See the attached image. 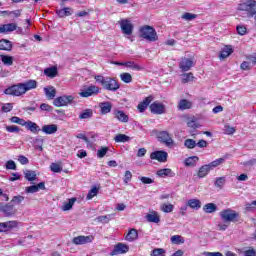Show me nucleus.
Masks as SVG:
<instances>
[{"label":"nucleus","mask_w":256,"mask_h":256,"mask_svg":"<svg viewBox=\"0 0 256 256\" xmlns=\"http://www.w3.org/2000/svg\"><path fill=\"white\" fill-rule=\"evenodd\" d=\"M139 237V233L135 229H131L126 235V241H135Z\"/></svg>","instance_id":"42"},{"label":"nucleus","mask_w":256,"mask_h":256,"mask_svg":"<svg viewBox=\"0 0 256 256\" xmlns=\"http://www.w3.org/2000/svg\"><path fill=\"white\" fill-rule=\"evenodd\" d=\"M10 111H13V103H6L2 106L3 113H9Z\"/></svg>","instance_id":"61"},{"label":"nucleus","mask_w":256,"mask_h":256,"mask_svg":"<svg viewBox=\"0 0 256 256\" xmlns=\"http://www.w3.org/2000/svg\"><path fill=\"white\" fill-rule=\"evenodd\" d=\"M43 138H37L34 140V147L35 149H38L39 151H43Z\"/></svg>","instance_id":"55"},{"label":"nucleus","mask_w":256,"mask_h":256,"mask_svg":"<svg viewBox=\"0 0 256 256\" xmlns=\"http://www.w3.org/2000/svg\"><path fill=\"white\" fill-rule=\"evenodd\" d=\"M146 219L147 221H149V223H159V221H161L159 214H157V212L155 211L150 214H147Z\"/></svg>","instance_id":"32"},{"label":"nucleus","mask_w":256,"mask_h":256,"mask_svg":"<svg viewBox=\"0 0 256 256\" xmlns=\"http://www.w3.org/2000/svg\"><path fill=\"white\" fill-rule=\"evenodd\" d=\"M24 175L27 181H35L37 179V173L33 170H25Z\"/></svg>","instance_id":"40"},{"label":"nucleus","mask_w":256,"mask_h":256,"mask_svg":"<svg viewBox=\"0 0 256 256\" xmlns=\"http://www.w3.org/2000/svg\"><path fill=\"white\" fill-rule=\"evenodd\" d=\"M25 200V197L21 196V195H17V196H14L12 198V200L10 201V203L12 205H21V203H23V201Z\"/></svg>","instance_id":"47"},{"label":"nucleus","mask_w":256,"mask_h":256,"mask_svg":"<svg viewBox=\"0 0 256 256\" xmlns=\"http://www.w3.org/2000/svg\"><path fill=\"white\" fill-rule=\"evenodd\" d=\"M56 13L60 18L71 17V15H73V10L70 7H66V8L57 10Z\"/></svg>","instance_id":"24"},{"label":"nucleus","mask_w":256,"mask_h":256,"mask_svg":"<svg viewBox=\"0 0 256 256\" xmlns=\"http://www.w3.org/2000/svg\"><path fill=\"white\" fill-rule=\"evenodd\" d=\"M226 183L225 177H218L216 178L214 182V186L217 187L218 189H221Z\"/></svg>","instance_id":"48"},{"label":"nucleus","mask_w":256,"mask_h":256,"mask_svg":"<svg viewBox=\"0 0 256 256\" xmlns=\"http://www.w3.org/2000/svg\"><path fill=\"white\" fill-rule=\"evenodd\" d=\"M193 79H195V77L191 72L182 74V83H189L190 81H193Z\"/></svg>","instance_id":"49"},{"label":"nucleus","mask_w":256,"mask_h":256,"mask_svg":"<svg viewBox=\"0 0 256 256\" xmlns=\"http://www.w3.org/2000/svg\"><path fill=\"white\" fill-rule=\"evenodd\" d=\"M100 109L102 115H107V113H111L113 105L111 104V102H102L100 103Z\"/></svg>","instance_id":"26"},{"label":"nucleus","mask_w":256,"mask_h":256,"mask_svg":"<svg viewBox=\"0 0 256 256\" xmlns=\"http://www.w3.org/2000/svg\"><path fill=\"white\" fill-rule=\"evenodd\" d=\"M167 157H169V154L165 151H155L150 154V159L159 161V163L167 162Z\"/></svg>","instance_id":"13"},{"label":"nucleus","mask_w":256,"mask_h":256,"mask_svg":"<svg viewBox=\"0 0 256 256\" xmlns=\"http://www.w3.org/2000/svg\"><path fill=\"white\" fill-rule=\"evenodd\" d=\"M97 193H99V188L93 187L87 194L86 199L91 200L93 197H96Z\"/></svg>","instance_id":"54"},{"label":"nucleus","mask_w":256,"mask_h":256,"mask_svg":"<svg viewBox=\"0 0 256 256\" xmlns=\"http://www.w3.org/2000/svg\"><path fill=\"white\" fill-rule=\"evenodd\" d=\"M57 73H58V70H57V67H55V66L46 68L44 70V74H46L47 77H51V79L57 77Z\"/></svg>","instance_id":"33"},{"label":"nucleus","mask_w":256,"mask_h":256,"mask_svg":"<svg viewBox=\"0 0 256 256\" xmlns=\"http://www.w3.org/2000/svg\"><path fill=\"white\" fill-rule=\"evenodd\" d=\"M95 240V236L88 235V236H78L74 237L72 243L74 245H87V243H93Z\"/></svg>","instance_id":"8"},{"label":"nucleus","mask_w":256,"mask_h":256,"mask_svg":"<svg viewBox=\"0 0 256 256\" xmlns=\"http://www.w3.org/2000/svg\"><path fill=\"white\" fill-rule=\"evenodd\" d=\"M242 7L245 8H241L242 10L245 9L246 11H251L252 9H255L256 7V1L255 0H247Z\"/></svg>","instance_id":"41"},{"label":"nucleus","mask_w":256,"mask_h":256,"mask_svg":"<svg viewBox=\"0 0 256 256\" xmlns=\"http://www.w3.org/2000/svg\"><path fill=\"white\" fill-rule=\"evenodd\" d=\"M211 171V169L209 168V165H203L199 168L197 176L199 177V179H203V177H207V175H209V172Z\"/></svg>","instance_id":"25"},{"label":"nucleus","mask_w":256,"mask_h":256,"mask_svg":"<svg viewBox=\"0 0 256 256\" xmlns=\"http://www.w3.org/2000/svg\"><path fill=\"white\" fill-rule=\"evenodd\" d=\"M165 253H167L165 249L155 248L154 250H152L151 256H165Z\"/></svg>","instance_id":"53"},{"label":"nucleus","mask_w":256,"mask_h":256,"mask_svg":"<svg viewBox=\"0 0 256 256\" xmlns=\"http://www.w3.org/2000/svg\"><path fill=\"white\" fill-rule=\"evenodd\" d=\"M150 111L154 113V115H163L165 113V105L161 102H153L150 105Z\"/></svg>","instance_id":"12"},{"label":"nucleus","mask_w":256,"mask_h":256,"mask_svg":"<svg viewBox=\"0 0 256 256\" xmlns=\"http://www.w3.org/2000/svg\"><path fill=\"white\" fill-rule=\"evenodd\" d=\"M194 62L191 58H182L179 62V68L183 72L191 71V67H193Z\"/></svg>","instance_id":"14"},{"label":"nucleus","mask_w":256,"mask_h":256,"mask_svg":"<svg viewBox=\"0 0 256 256\" xmlns=\"http://www.w3.org/2000/svg\"><path fill=\"white\" fill-rule=\"evenodd\" d=\"M170 241L173 245H183V243H185V238L181 235H174L170 238Z\"/></svg>","instance_id":"38"},{"label":"nucleus","mask_w":256,"mask_h":256,"mask_svg":"<svg viewBox=\"0 0 256 256\" xmlns=\"http://www.w3.org/2000/svg\"><path fill=\"white\" fill-rule=\"evenodd\" d=\"M58 127L56 124H48V125H44L42 126L41 131L43 133H45L46 135H53L55 133H57Z\"/></svg>","instance_id":"16"},{"label":"nucleus","mask_w":256,"mask_h":256,"mask_svg":"<svg viewBox=\"0 0 256 256\" xmlns=\"http://www.w3.org/2000/svg\"><path fill=\"white\" fill-rule=\"evenodd\" d=\"M16 29L17 24L15 23L4 24L0 26V33H11L13 31H16Z\"/></svg>","instance_id":"19"},{"label":"nucleus","mask_w":256,"mask_h":256,"mask_svg":"<svg viewBox=\"0 0 256 256\" xmlns=\"http://www.w3.org/2000/svg\"><path fill=\"white\" fill-rule=\"evenodd\" d=\"M186 205L190 207V209H195L196 211H198V209H201V200L190 199L187 201Z\"/></svg>","instance_id":"27"},{"label":"nucleus","mask_w":256,"mask_h":256,"mask_svg":"<svg viewBox=\"0 0 256 256\" xmlns=\"http://www.w3.org/2000/svg\"><path fill=\"white\" fill-rule=\"evenodd\" d=\"M151 101H153V96L146 97L142 102H140L137 106V109L140 113H145L147 110V107L151 104Z\"/></svg>","instance_id":"15"},{"label":"nucleus","mask_w":256,"mask_h":256,"mask_svg":"<svg viewBox=\"0 0 256 256\" xmlns=\"http://www.w3.org/2000/svg\"><path fill=\"white\" fill-rule=\"evenodd\" d=\"M178 110L186 111V109H191L193 107V103L187 99H182L178 102Z\"/></svg>","instance_id":"20"},{"label":"nucleus","mask_w":256,"mask_h":256,"mask_svg":"<svg viewBox=\"0 0 256 256\" xmlns=\"http://www.w3.org/2000/svg\"><path fill=\"white\" fill-rule=\"evenodd\" d=\"M223 163H225V158H218L207 165L210 168V171H213L215 167H219V165H223Z\"/></svg>","instance_id":"39"},{"label":"nucleus","mask_w":256,"mask_h":256,"mask_svg":"<svg viewBox=\"0 0 256 256\" xmlns=\"http://www.w3.org/2000/svg\"><path fill=\"white\" fill-rule=\"evenodd\" d=\"M37 89V82L35 80H27L24 83L12 85L4 90L5 95H12L13 97H21L27 91Z\"/></svg>","instance_id":"1"},{"label":"nucleus","mask_w":256,"mask_h":256,"mask_svg":"<svg viewBox=\"0 0 256 256\" xmlns=\"http://www.w3.org/2000/svg\"><path fill=\"white\" fill-rule=\"evenodd\" d=\"M0 213H4L5 217H13L17 213V210L15 205L9 202L5 205L0 204Z\"/></svg>","instance_id":"7"},{"label":"nucleus","mask_w":256,"mask_h":256,"mask_svg":"<svg viewBox=\"0 0 256 256\" xmlns=\"http://www.w3.org/2000/svg\"><path fill=\"white\" fill-rule=\"evenodd\" d=\"M140 37L145 39L146 41H150L151 43H155V41H159V36L157 35V31L153 26L145 25L140 28Z\"/></svg>","instance_id":"3"},{"label":"nucleus","mask_w":256,"mask_h":256,"mask_svg":"<svg viewBox=\"0 0 256 256\" xmlns=\"http://www.w3.org/2000/svg\"><path fill=\"white\" fill-rule=\"evenodd\" d=\"M50 170L53 172V173H61L63 171V167H61V164H58V163H52L50 165Z\"/></svg>","instance_id":"52"},{"label":"nucleus","mask_w":256,"mask_h":256,"mask_svg":"<svg viewBox=\"0 0 256 256\" xmlns=\"http://www.w3.org/2000/svg\"><path fill=\"white\" fill-rule=\"evenodd\" d=\"M4 225H6V231H9V229H14V227H17V225H19V222L8 221V222H4Z\"/></svg>","instance_id":"57"},{"label":"nucleus","mask_w":256,"mask_h":256,"mask_svg":"<svg viewBox=\"0 0 256 256\" xmlns=\"http://www.w3.org/2000/svg\"><path fill=\"white\" fill-rule=\"evenodd\" d=\"M101 93V88L95 85L85 87L80 93V97H93Z\"/></svg>","instance_id":"5"},{"label":"nucleus","mask_w":256,"mask_h":256,"mask_svg":"<svg viewBox=\"0 0 256 256\" xmlns=\"http://www.w3.org/2000/svg\"><path fill=\"white\" fill-rule=\"evenodd\" d=\"M231 53H233V48L231 46H226L220 52L219 59H227Z\"/></svg>","instance_id":"31"},{"label":"nucleus","mask_w":256,"mask_h":256,"mask_svg":"<svg viewBox=\"0 0 256 256\" xmlns=\"http://www.w3.org/2000/svg\"><path fill=\"white\" fill-rule=\"evenodd\" d=\"M158 141L160 143H165L167 147H171L173 145V138H171V135L167 131H161L158 133Z\"/></svg>","instance_id":"11"},{"label":"nucleus","mask_w":256,"mask_h":256,"mask_svg":"<svg viewBox=\"0 0 256 256\" xmlns=\"http://www.w3.org/2000/svg\"><path fill=\"white\" fill-rule=\"evenodd\" d=\"M11 123H16L17 125H21L22 127H25L27 125V121H25L23 118H19L17 116H13L10 118Z\"/></svg>","instance_id":"44"},{"label":"nucleus","mask_w":256,"mask_h":256,"mask_svg":"<svg viewBox=\"0 0 256 256\" xmlns=\"http://www.w3.org/2000/svg\"><path fill=\"white\" fill-rule=\"evenodd\" d=\"M204 213H215L217 211V205L215 203H207L203 206Z\"/></svg>","instance_id":"36"},{"label":"nucleus","mask_w":256,"mask_h":256,"mask_svg":"<svg viewBox=\"0 0 256 256\" xmlns=\"http://www.w3.org/2000/svg\"><path fill=\"white\" fill-rule=\"evenodd\" d=\"M182 19H184V21H193V19H197V14L186 12L182 15Z\"/></svg>","instance_id":"56"},{"label":"nucleus","mask_w":256,"mask_h":256,"mask_svg":"<svg viewBox=\"0 0 256 256\" xmlns=\"http://www.w3.org/2000/svg\"><path fill=\"white\" fill-rule=\"evenodd\" d=\"M125 253H129V246L127 244L118 243L114 246V249L110 252V255H123Z\"/></svg>","instance_id":"9"},{"label":"nucleus","mask_w":256,"mask_h":256,"mask_svg":"<svg viewBox=\"0 0 256 256\" xmlns=\"http://www.w3.org/2000/svg\"><path fill=\"white\" fill-rule=\"evenodd\" d=\"M44 92L47 99H55V95H57V90H55V87L53 86L44 88Z\"/></svg>","instance_id":"28"},{"label":"nucleus","mask_w":256,"mask_h":256,"mask_svg":"<svg viewBox=\"0 0 256 256\" xmlns=\"http://www.w3.org/2000/svg\"><path fill=\"white\" fill-rule=\"evenodd\" d=\"M91 117H93L92 109H86L79 115V119H91Z\"/></svg>","instance_id":"43"},{"label":"nucleus","mask_w":256,"mask_h":256,"mask_svg":"<svg viewBox=\"0 0 256 256\" xmlns=\"http://www.w3.org/2000/svg\"><path fill=\"white\" fill-rule=\"evenodd\" d=\"M6 131H8V133H19V131H21V128H19V126L11 125L6 126Z\"/></svg>","instance_id":"58"},{"label":"nucleus","mask_w":256,"mask_h":256,"mask_svg":"<svg viewBox=\"0 0 256 256\" xmlns=\"http://www.w3.org/2000/svg\"><path fill=\"white\" fill-rule=\"evenodd\" d=\"M236 31H237L238 35H247V27H245L243 25H238L236 27Z\"/></svg>","instance_id":"60"},{"label":"nucleus","mask_w":256,"mask_h":256,"mask_svg":"<svg viewBox=\"0 0 256 256\" xmlns=\"http://www.w3.org/2000/svg\"><path fill=\"white\" fill-rule=\"evenodd\" d=\"M114 116L121 123H129V116L121 110H114Z\"/></svg>","instance_id":"17"},{"label":"nucleus","mask_w":256,"mask_h":256,"mask_svg":"<svg viewBox=\"0 0 256 256\" xmlns=\"http://www.w3.org/2000/svg\"><path fill=\"white\" fill-rule=\"evenodd\" d=\"M6 169H10L12 171H17V164H15V161L9 160L6 162Z\"/></svg>","instance_id":"59"},{"label":"nucleus","mask_w":256,"mask_h":256,"mask_svg":"<svg viewBox=\"0 0 256 256\" xmlns=\"http://www.w3.org/2000/svg\"><path fill=\"white\" fill-rule=\"evenodd\" d=\"M107 153H109V147H107V146L100 147V149H98V151H97V157L99 159H103V157H105L107 155Z\"/></svg>","instance_id":"45"},{"label":"nucleus","mask_w":256,"mask_h":256,"mask_svg":"<svg viewBox=\"0 0 256 256\" xmlns=\"http://www.w3.org/2000/svg\"><path fill=\"white\" fill-rule=\"evenodd\" d=\"M75 201H77V198H71L68 202H64L62 210L71 211V209H73V205H75Z\"/></svg>","instance_id":"37"},{"label":"nucleus","mask_w":256,"mask_h":256,"mask_svg":"<svg viewBox=\"0 0 256 256\" xmlns=\"http://www.w3.org/2000/svg\"><path fill=\"white\" fill-rule=\"evenodd\" d=\"M173 209H175V206H173V204H162L161 205V210L164 213H173Z\"/></svg>","instance_id":"50"},{"label":"nucleus","mask_w":256,"mask_h":256,"mask_svg":"<svg viewBox=\"0 0 256 256\" xmlns=\"http://www.w3.org/2000/svg\"><path fill=\"white\" fill-rule=\"evenodd\" d=\"M25 127L28 131H31V133H39V131H41L39 125L31 120L26 121Z\"/></svg>","instance_id":"21"},{"label":"nucleus","mask_w":256,"mask_h":256,"mask_svg":"<svg viewBox=\"0 0 256 256\" xmlns=\"http://www.w3.org/2000/svg\"><path fill=\"white\" fill-rule=\"evenodd\" d=\"M115 143H127L131 141V138L125 134H118L114 137Z\"/></svg>","instance_id":"35"},{"label":"nucleus","mask_w":256,"mask_h":256,"mask_svg":"<svg viewBox=\"0 0 256 256\" xmlns=\"http://www.w3.org/2000/svg\"><path fill=\"white\" fill-rule=\"evenodd\" d=\"M198 161H199V157L192 156V157L186 158L184 163L186 167H196Z\"/></svg>","instance_id":"29"},{"label":"nucleus","mask_w":256,"mask_h":256,"mask_svg":"<svg viewBox=\"0 0 256 256\" xmlns=\"http://www.w3.org/2000/svg\"><path fill=\"white\" fill-rule=\"evenodd\" d=\"M120 29L124 35H133V23L129 19H121L119 22Z\"/></svg>","instance_id":"4"},{"label":"nucleus","mask_w":256,"mask_h":256,"mask_svg":"<svg viewBox=\"0 0 256 256\" xmlns=\"http://www.w3.org/2000/svg\"><path fill=\"white\" fill-rule=\"evenodd\" d=\"M156 175L158 177H175V172H173V170H171L170 168H164V169H160L156 172Z\"/></svg>","instance_id":"18"},{"label":"nucleus","mask_w":256,"mask_h":256,"mask_svg":"<svg viewBox=\"0 0 256 256\" xmlns=\"http://www.w3.org/2000/svg\"><path fill=\"white\" fill-rule=\"evenodd\" d=\"M25 192L26 193H37L38 192V188H37L36 185H32V186L26 187L25 188Z\"/></svg>","instance_id":"64"},{"label":"nucleus","mask_w":256,"mask_h":256,"mask_svg":"<svg viewBox=\"0 0 256 256\" xmlns=\"http://www.w3.org/2000/svg\"><path fill=\"white\" fill-rule=\"evenodd\" d=\"M115 219V214H108V215H103V216H98L96 218V221L98 223H103V225H107L109 221H113Z\"/></svg>","instance_id":"23"},{"label":"nucleus","mask_w":256,"mask_h":256,"mask_svg":"<svg viewBox=\"0 0 256 256\" xmlns=\"http://www.w3.org/2000/svg\"><path fill=\"white\" fill-rule=\"evenodd\" d=\"M124 67H129V69H132L133 71H143V67L133 61L124 62Z\"/></svg>","instance_id":"34"},{"label":"nucleus","mask_w":256,"mask_h":256,"mask_svg":"<svg viewBox=\"0 0 256 256\" xmlns=\"http://www.w3.org/2000/svg\"><path fill=\"white\" fill-rule=\"evenodd\" d=\"M184 145L187 147V149H195V147H197V142L193 139H186L184 141Z\"/></svg>","instance_id":"51"},{"label":"nucleus","mask_w":256,"mask_h":256,"mask_svg":"<svg viewBox=\"0 0 256 256\" xmlns=\"http://www.w3.org/2000/svg\"><path fill=\"white\" fill-rule=\"evenodd\" d=\"M220 218L224 223H240L241 222V214H239V212L231 208L222 210L220 212Z\"/></svg>","instance_id":"2"},{"label":"nucleus","mask_w":256,"mask_h":256,"mask_svg":"<svg viewBox=\"0 0 256 256\" xmlns=\"http://www.w3.org/2000/svg\"><path fill=\"white\" fill-rule=\"evenodd\" d=\"M0 59L4 65L7 67H11L13 65L14 58L13 56L5 55V54H0Z\"/></svg>","instance_id":"30"},{"label":"nucleus","mask_w":256,"mask_h":256,"mask_svg":"<svg viewBox=\"0 0 256 256\" xmlns=\"http://www.w3.org/2000/svg\"><path fill=\"white\" fill-rule=\"evenodd\" d=\"M13 49V43L7 39L0 40V51H11Z\"/></svg>","instance_id":"22"},{"label":"nucleus","mask_w":256,"mask_h":256,"mask_svg":"<svg viewBox=\"0 0 256 256\" xmlns=\"http://www.w3.org/2000/svg\"><path fill=\"white\" fill-rule=\"evenodd\" d=\"M120 79L123 81V83H131L133 81V76L127 72H124L120 74Z\"/></svg>","instance_id":"46"},{"label":"nucleus","mask_w":256,"mask_h":256,"mask_svg":"<svg viewBox=\"0 0 256 256\" xmlns=\"http://www.w3.org/2000/svg\"><path fill=\"white\" fill-rule=\"evenodd\" d=\"M131 179H133V174L131 173V171L127 170L124 174V183L125 185H127Z\"/></svg>","instance_id":"62"},{"label":"nucleus","mask_w":256,"mask_h":256,"mask_svg":"<svg viewBox=\"0 0 256 256\" xmlns=\"http://www.w3.org/2000/svg\"><path fill=\"white\" fill-rule=\"evenodd\" d=\"M103 89H106V91H119L121 85H119V82L111 77H106V80L104 82V86H102Z\"/></svg>","instance_id":"6"},{"label":"nucleus","mask_w":256,"mask_h":256,"mask_svg":"<svg viewBox=\"0 0 256 256\" xmlns=\"http://www.w3.org/2000/svg\"><path fill=\"white\" fill-rule=\"evenodd\" d=\"M73 96H60L56 99H54V105L55 107H65V105H69V103L73 102Z\"/></svg>","instance_id":"10"},{"label":"nucleus","mask_w":256,"mask_h":256,"mask_svg":"<svg viewBox=\"0 0 256 256\" xmlns=\"http://www.w3.org/2000/svg\"><path fill=\"white\" fill-rule=\"evenodd\" d=\"M141 183H143L144 185H151V183H155V181L149 177H145V176H142V177H139Z\"/></svg>","instance_id":"63"}]
</instances>
